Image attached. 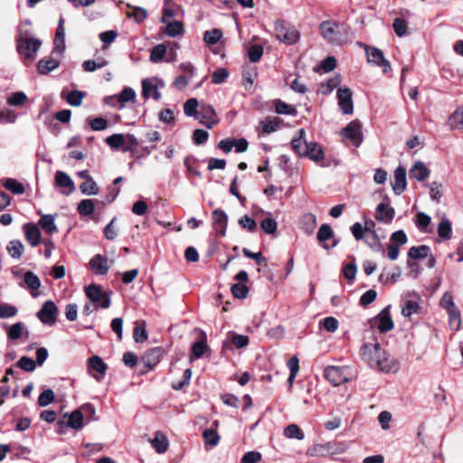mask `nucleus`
Wrapping results in <instances>:
<instances>
[{
    "label": "nucleus",
    "instance_id": "obj_1",
    "mask_svg": "<svg viewBox=\"0 0 463 463\" xmlns=\"http://www.w3.org/2000/svg\"><path fill=\"white\" fill-rule=\"evenodd\" d=\"M360 355L371 368L386 373L398 370L396 361L377 343L364 344L360 349Z\"/></svg>",
    "mask_w": 463,
    "mask_h": 463
},
{
    "label": "nucleus",
    "instance_id": "obj_2",
    "mask_svg": "<svg viewBox=\"0 0 463 463\" xmlns=\"http://www.w3.org/2000/svg\"><path fill=\"white\" fill-rule=\"evenodd\" d=\"M347 447L343 442L328 441L326 443L314 444L307 449V455L309 457H329L345 452Z\"/></svg>",
    "mask_w": 463,
    "mask_h": 463
},
{
    "label": "nucleus",
    "instance_id": "obj_3",
    "mask_svg": "<svg viewBox=\"0 0 463 463\" xmlns=\"http://www.w3.org/2000/svg\"><path fill=\"white\" fill-rule=\"evenodd\" d=\"M41 45L39 39L26 34L21 35L17 40V52L24 59L33 60Z\"/></svg>",
    "mask_w": 463,
    "mask_h": 463
},
{
    "label": "nucleus",
    "instance_id": "obj_4",
    "mask_svg": "<svg viewBox=\"0 0 463 463\" xmlns=\"http://www.w3.org/2000/svg\"><path fill=\"white\" fill-rule=\"evenodd\" d=\"M275 31L278 39L287 44H293L299 39V32L293 25L284 21L276 23Z\"/></svg>",
    "mask_w": 463,
    "mask_h": 463
},
{
    "label": "nucleus",
    "instance_id": "obj_5",
    "mask_svg": "<svg viewBox=\"0 0 463 463\" xmlns=\"http://www.w3.org/2000/svg\"><path fill=\"white\" fill-rule=\"evenodd\" d=\"M88 298L97 307L109 308L110 306V295L108 291H103L97 285H90L85 288Z\"/></svg>",
    "mask_w": 463,
    "mask_h": 463
},
{
    "label": "nucleus",
    "instance_id": "obj_6",
    "mask_svg": "<svg viewBox=\"0 0 463 463\" xmlns=\"http://www.w3.org/2000/svg\"><path fill=\"white\" fill-rule=\"evenodd\" d=\"M58 307L52 300L43 303L37 313V317L45 325L53 326L57 322Z\"/></svg>",
    "mask_w": 463,
    "mask_h": 463
},
{
    "label": "nucleus",
    "instance_id": "obj_7",
    "mask_svg": "<svg viewBox=\"0 0 463 463\" xmlns=\"http://www.w3.org/2000/svg\"><path fill=\"white\" fill-rule=\"evenodd\" d=\"M391 306L385 307L375 317L371 320V326H376L381 333L391 331L393 326V321L390 315Z\"/></svg>",
    "mask_w": 463,
    "mask_h": 463
},
{
    "label": "nucleus",
    "instance_id": "obj_8",
    "mask_svg": "<svg viewBox=\"0 0 463 463\" xmlns=\"http://www.w3.org/2000/svg\"><path fill=\"white\" fill-rule=\"evenodd\" d=\"M324 376L335 386L348 382L347 370L340 366H327L324 371Z\"/></svg>",
    "mask_w": 463,
    "mask_h": 463
},
{
    "label": "nucleus",
    "instance_id": "obj_9",
    "mask_svg": "<svg viewBox=\"0 0 463 463\" xmlns=\"http://www.w3.org/2000/svg\"><path fill=\"white\" fill-rule=\"evenodd\" d=\"M164 87V82L157 78L144 79L142 80V94L147 99L152 97L155 100L161 98L158 89Z\"/></svg>",
    "mask_w": 463,
    "mask_h": 463
},
{
    "label": "nucleus",
    "instance_id": "obj_10",
    "mask_svg": "<svg viewBox=\"0 0 463 463\" xmlns=\"http://www.w3.org/2000/svg\"><path fill=\"white\" fill-rule=\"evenodd\" d=\"M196 119L207 128H212L218 123L215 109L208 104H201Z\"/></svg>",
    "mask_w": 463,
    "mask_h": 463
},
{
    "label": "nucleus",
    "instance_id": "obj_11",
    "mask_svg": "<svg viewBox=\"0 0 463 463\" xmlns=\"http://www.w3.org/2000/svg\"><path fill=\"white\" fill-rule=\"evenodd\" d=\"M336 28L337 24L330 20L323 21L319 25L322 37L330 43L338 44L340 43V38Z\"/></svg>",
    "mask_w": 463,
    "mask_h": 463
},
{
    "label": "nucleus",
    "instance_id": "obj_12",
    "mask_svg": "<svg viewBox=\"0 0 463 463\" xmlns=\"http://www.w3.org/2000/svg\"><path fill=\"white\" fill-rule=\"evenodd\" d=\"M342 136L349 139L354 146H359L363 141L361 124L358 121L350 122L343 128Z\"/></svg>",
    "mask_w": 463,
    "mask_h": 463
},
{
    "label": "nucleus",
    "instance_id": "obj_13",
    "mask_svg": "<svg viewBox=\"0 0 463 463\" xmlns=\"http://www.w3.org/2000/svg\"><path fill=\"white\" fill-rule=\"evenodd\" d=\"M338 105L342 112L350 115L354 111L353 92L349 88H340L337 90Z\"/></svg>",
    "mask_w": 463,
    "mask_h": 463
},
{
    "label": "nucleus",
    "instance_id": "obj_14",
    "mask_svg": "<svg viewBox=\"0 0 463 463\" xmlns=\"http://www.w3.org/2000/svg\"><path fill=\"white\" fill-rule=\"evenodd\" d=\"M162 354L163 351L159 347H155L146 351L141 357V364L144 365L142 373H146L152 370L161 360Z\"/></svg>",
    "mask_w": 463,
    "mask_h": 463
},
{
    "label": "nucleus",
    "instance_id": "obj_15",
    "mask_svg": "<svg viewBox=\"0 0 463 463\" xmlns=\"http://www.w3.org/2000/svg\"><path fill=\"white\" fill-rule=\"evenodd\" d=\"M365 52L368 62L383 67L384 72H387L391 69V63L385 59L383 52L380 49L365 46Z\"/></svg>",
    "mask_w": 463,
    "mask_h": 463
},
{
    "label": "nucleus",
    "instance_id": "obj_16",
    "mask_svg": "<svg viewBox=\"0 0 463 463\" xmlns=\"http://www.w3.org/2000/svg\"><path fill=\"white\" fill-rule=\"evenodd\" d=\"M228 223V215L221 209L213 212V225L215 232L221 236H225Z\"/></svg>",
    "mask_w": 463,
    "mask_h": 463
},
{
    "label": "nucleus",
    "instance_id": "obj_17",
    "mask_svg": "<svg viewBox=\"0 0 463 463\" xmlns=\"http://www.w3.org/2000/svg\"><path fill=\"white\" fill-rule=\"evenodd\" d=\"M395 194L400 195L407 186L406 170L403 166H398L394 171V182L392 184Z\"/></svg>",
    "mask_w": 463,
    "mask_h": 463
},
{
    "label": "nucleus",
    "instance_id": "obj_18",
    "mask_svg": "<svg viewBox=\"0 0 463 463\" xmlns=\"http://www.w3.org/2000/svg\"><path fill=\"white\" fill-rule=\"evenodd\" d=\"M90 265L96 275H106L109 269L108 259L101 254L94 255L90 260Z\"/></svg>",
    "mask_w": 463,
    "mask_h": 463
},
{
    "label": "nucleus",
    "instance_id": "obj_19",
    "mask_svg": "<svg viewBox=\"0 0 463 463\" xmlns=\"http://www.w3.org/2000/svg\"><path fill=\"white\" fill-rule=\"evenodd\" d=\"M395 211L383 203H379L375 210V218L383 223H390L394 218Z\"/></svg>",
    "mask_w": 463,
    "mask_h": 463
},
{
    "label": "nucleus",
    "instance_id": "obj_20",
    "mask_svg": "<svg viewBox=\"0 0 463 463\" xmlns=\"http://www.w3.org/2000/svg\"><path fill=\"white\" fill-rule=\"evenodd\" d=\"M23 230L28 242L33 247L37 246L41 241V232L39 228L33 223H25L23 226Z\"/></svg>",
    "mask_w": 463,
    "mask_h": 463
},
{
    "label": "nucleus",
    "instance_id": "obj_21",
    "mask_svg": "<svg viewBox=\"0 0 463 463\" xmlns=\"http://www.w3.org/2000/svg\"><path fill=\"white\" fill-rule=\"evenodd\" d=\"M55 184L59 187H64L69 189L67 192H64L66 195H69L75 191V185L72 179L65 172L60 170L56 172Z\"/></svg>",
    "mask_w": 463,
    "mask_h": 463
},
{
    "label": "nucleus",
    "instance_id": "obj_22",
    "mask_svg": "<svg viewBox=\"0 0 463 463\" xmlns=\"http://www.w3.org/2000/svg\"><path fill=\"white\" fill-rule=\"evenodd\" d=\"M306 131L304 128H300L298 130V137L293 138L291 141L292 149L300 156H304V154L307 153V147L309 143L307 142L306 138Z\"/></svg>",
    "mask_w": 463,
    "mask_h": 463
},
{
    "label": "nucleus",
    "instance_id": "obj_23",
    "mask_svg": "<svg viewBox=\"0 0 463 463\" xmlns=\"http://www.w3.org/2000/svg\"><path fill=\"white\" fill-rule=\"evenodd\" d=\"M64 417H68L66 426L73 430H79L83 427V415L82 411L79 409L73 411L71 413H65Z\"/></svg>",
    "mask_w": 463,
    "mask_h": 463
},
{
    "label": "nucleus",
    "instance_id": "obj_24",
    "mask_svg": "<svg viewBox=\"0 0 463 463\" xmlns=\"http://www.w3.org/2000/svg\"><path fill=\"white\" fill-rule=\"evenodd\" d=\"M317 226V217L313 213H305L299 221V227L307 234L310 235L314 232Z\"/></svg>",
    "mask_w": 463,
    "mask_h": 463
},
{
    "label": "nucleus",
    "instance_id": "obj_25",
    "mask_svg": "<svg viewBox=\"0 0 463 463\" xmlns=\"http://www.w3.org/2000/svg\"><path fill=\"white\" fill-rule=\"evenodd\" d=\"M150 443L157 453H165L169 445L166 436L159 431L150 439Z\"/></svg>",
    "mask_w": 463,
    "mask_h": 463
},
{
    "label": "nucleus",
    "instance_id": "obj_26",
    "mask_svg": "<svg viewBox=\"0 0 463 463\" xmlns=\"http://www.w3.org/2000/svg\"><path fill=\"white\" fill-rule=\"evenodd\" d=\"M411 175L418 181H423L430 175V170L420 162H416L410 170Z\"/></svg>",
    "mask_w": 463,
    "mask_h": 463
},
{
    "label": "nucleus",
    "instance_id": "obj_27",
    "mask_svg": "<svg viewBox=\"0 0 463 463\" xmlns=\"http://www.w3.org/2000/svg\"><path fill=\"white\" fill-rule=\"evenodd\" d=\"M60 65V61L54 58L42 59L39 61L37 69L40 74H48Z\"/></svg>",
    "mask_w": 463,
    "mask_h": 463
},
{
    "label": "nucleus",
    "instance_id": "obj_28",
    "mask_svg": "<svg viewBox=\"0 0 463 463\" xmlns=\"http://www.w3.org/2000/svg\"><path fill=\"white\" fill-rule=\"evenodd\" d=\"M307 153L304 154V156H307L314 162H319L324 159V151L321 146H319L315 142H310L307 147Z\"/></svg>",
    "mask_w": 463,
    "mask_h": 463
},
{
    "label": "nucleus",
    "instance_id": "obj_29",
    "mask_svg": "<svg viewBox=\"0 0 463 463\" xmlns=\"http://www.w3.org/2000/svg\"><path fill=\"white\" fill-rule=\"evenodd\" d=\"M438 235L445 241L449 240L452 236L451 222L446 216H442L438 225Z\"/></svg>",
    "mask_w": 463,
    "mask_h": 463
},
{
    "label": "nucleus",
    "instance_id": "obj_30",
    "mask_svg": "<svg viewBox=\"0 0 463 463\" xmlns=\"http://www.w3.org/2000/svg\"><path fill=\"white\" fill-rule=\"evenodd\" d=\"M38 223L49 234H52L57 232L55 218L52 214L42 215Z\"/></svg>",
    "mask_w": 463,
    "mask_h": 463
},
{
    "label": "nucleus",
    "instance_id": "obj_31",
    "mask_svg": "<svg viewBox=\"0 0 463 463\" xmlns=\"http://www.w3.org/2000/svg\"><path fill=\"white\" fill-rule=\"evenodd\" d=\"M88 368L90 371H95L96 373L103 375L106 373L108 366L99 356L93 355L88 361Z\"/></svg>",
    "mask_w": 463,
    "mask_h": 463
},
{
    "label": "nucleus",
    "instance_id": "obj_32",
    "mask_svg": "<svg viewBox=\"0 0 463 463\" xmlns=\"http://www.w3.org/2000/svg\"><path fill=\"white\" fill-rule=\"evenodd\" d=\"M79 188L80 193L85 195H97L99 192V186L93 178L81 183Z\"/></svg>",
    "mask_w": 463,
    "mask_h": 463
},
{
    "label": "nucleus",
    "instance_id": "obj_33",
    "mask_svg": "<svg viewBox=\"0 0 463 463\" xmlns=\"http://www.w3.org/2000/svg\"><path fill=\"white\" fill-rule=\"evenodd\" d=\"M166 24L165 33L170 37L182 35L184 32L183 24L179 21L165 23Z\"/></svg>",
    "mask_w": 463,
    "mask_h": 463
},
{
    "label": "nucleus",
    "instance_id": "obj_34",
    "mask_svg": "<svg viewBox=\"0 0 463 463\" xmlns=\"http://www.w3.org/2000/svg\"><path fill=\"white\" fill-rule=\"evenodd\" d=\"M127 135L124 134H113L109 136L105 142L108 146H109L113 149H120L121 146L125 145L127 142Z\"/></svg>",
    "mask_w": 463,
    "mask_h": 463
},
{
    "label": "nucleus",
    "instance_id": "obj_35",
    "mask_svg": "<svg viewBox=\"0 0 463 463\" xmlns=\"http://www.w3.org/2000/svg\"><path fill=\"white\" fill-rule=\"evenodd\" d=\"M77 210L81 216H89L95 211V203L91 199L81 200L77 207Z\"/></svg>",
    "mask_w": 463,
    "mask_h": 463
},
{
    "label": "nucleus",
    "instance_id": "obj_36",
    "mask_svg": "<svg viewBox=\"0 0 463 463\" xmlns=\"http://www.w3.org/2000/svg\"><path fill=\"white\" fill-rule=\"evenodd\" d=\"M284 435L288 439H296L298 440H302L305 439L304 432L298 427V425H297L295 423H291L284 429Z\"/></svg>",
    "mask_w": 463,
    "mask_h": 463
},
{
    "label": "nucleus",
    "instance_id": "obj_37",
    "mask_svg": "<svg viewBox=\"0 0 463 463\" xmlns=\"http://www.w3.org/2000/svg\"><path fill=\"white\" fill-rule=\"evenodd\" d=\"M203 437L205 446L211 449L217 446L220 440V436L213 429H206L203 433Z\"/></svg>",
    "mask_w": 463,
    "mask_h": 463
},
{
    "label": "nucleus",
    "instance_id": "obj_38",
    "mask_svg": "<svg viewBox=\"0 0 463 463\" xmlns=\"http://www.w3.org/2000/svg\"><path fill=\"white\" fill-rule=\"evenodd\" d=\"M430 252V247L427 245L414 246L409 250L408 257L412 260L424 259Z\"/></svg>",
    "mask_w": 463,
    "mask_h": 463
},
{
    "label": "nucleus",
    "instance_id": "obj_39",
    "mask_svg": "<svg viewBox=\"0 0 463 463\" xmlns=\"http://www.w3.org/2000/svg\"><path fill=\"white\" fill-rule=\"evenodd\" d=\"M230 343L232 344L236 348L240 349V348L246 347L249 345V338H248V336L243 335L233 334L231 336L230 342H228V341L223 342L224 347L230 348V346H229Z\"/></svg>",
    "mask_w": 463,
    "mask_h": 463
},
{
    "label": "nucleus",
    "instance_id": "obj_40",
    "mask_svg": "<svg viewBox=\"0 0 463 463\" xmlns=\"http://www.w3.org/2000/svg\"><path fill=\"white\" fill-rule=\"evenodd\" d=\"M275 111L277 114L280 115H291L295 116L297 114V110L295 108L287 104L286 102L280 99L274 100Z\"/></svg>",
    "mask_w": 463,
    "mask_h": 463
},
{
    "label": "nucleus",
    "instance_id": "obj_41",
    "mask_svg": "<svg viewBox=\"0 0 463 463\" xmlns=\"http://www.w3.org/2000/svg\"><path fill=\"white\" fill-rule=\"evenodd\" d=\"M134 340L137 343H142L147 339L145 321H137L133 332Z\"/></svg>",
    "mask_w": 463,
    "mask_h": 463
},
{
    "label": "nucleus",
    "instance_id": "obj_42",
    "mask_svg": "<svg viewBox=\"0 0 463 463\" xmlns=\"http://www.w3.org/2000/svg\"><path fill=\"white\" fill-rule=\"evenodd\" d=\"M449 316V326L454 331H458L461 326V316L458 307L447 312Z\"/></svg>",
    "mask_w": 463,
    "mask_h": 463
},
{
    "label": "nucleus",
    "instance_id": "obj_43",
    "mask_svg": "<svg viewBox=\"0 0 463 463\" xmlns=\"http://www.w3.org/2000/svg\"><path fill=\"white\" fill-rule=\"evenodd\" d=\"M449 124L452 128H463V106L449 116Z\"/></svg>",
    "mask_w": 463,
    "mask_h": 463
},
{
    "label": "nucleus",
    "instance_id": "obj_44",
    "mask_svg": "<svg viewBox=\"0 0 463 463\" xmlns=\"http://www.w3.org/2000/svg\"><path fill=\"white\" fill-rule=\"evenodd\" d=\"M420 305L413 300H406L402 307V315L405 317H411L412 315L418 314Z\"/></svg>",
    "mask_w": 463,
    "mask_h": 463
},
{
    "label": "nucleus",
    "instance_id": "obj_45",
    "mask_svg": "<svg viewBox=\"0 0 463 463\" xmlns=\"http://www.w3.org/2000/svg\"><path fill=\"white\" fill-rule=\"evenodd\" d=\"M280 122V118L277 117L273 118H266L260 123L262 131L266 134H270L278 129Z\"/></svg>",
    "mask_w": 463,
    "mask_h": 463
},
{
    "label": "nucleus",
    "instance_id": "obj_46",
    "mask_svg": "<svg viewBox=\"0 0 463 463\" xmlns=\"http://www.w3.org/2000/svg\"><path fill=\"white\" fill-rule=\"evenodd\" d=\"M108 63V61L103 58H99L97 61L88 60L83 61L82 68L86 71H94L98 69L104 68Z\"/></svg>",
    "mask_w": 463,
    "mask_h": 463
},
{
    "label": "nucleus",
    "instance_id": "obj_47",
    "mask_svg": "<svg viewBox=\"0 0 463 463\" xmlns=\"http://www.w3.org/2000/svg\"><path fill=\"white\" fill-rule=\"evenodd\" d=\"M24 280L31 290H37L41 287L40 279L33 271L25 272Z\"/></svg>",
    "mask_w": 463,
    "mask_h": 463
},
{
    "label": "nucleus",
    "instance_id": "obj_48",
    "mask_svg": "<svg viewBox=\"0 0 463 463\" xmlns=\"http://www.w3.org/2000/svg\"><path fill=\"white\" fill-rule=\"evenodd\" d=\"M199 108L198 100L194 98L187 99L184 105V112L188 117H194L198 114L197 109Z\"/></svg>",
    "mask_w": 463,
    "mask_h": 463
},
{
    "label": "nucleus",
    "instance_id": "obj_49",
    "mask_svg": "<svg viewBox=\"0 0 463 463\" xmlns=\"http://www.w3.org/2000/svg\"><path fill=\"white\" fill-rule=\"evenodd\" d=\"M24 331V324L22 322H17L8 327L7 330V337L11 340L19 339Z\"/></svg>",
    "mask_w": 463,
    "mask_h": 463
},
{
    "label": "nucleus",
    "instance_id": "obj_50",
    "mask_svg": "<svg viewBox=\"0 0 463 463\" xmlns=\"http://www.w3.org/2000/svg\"><path fill=\"white\" fill-rule=\"evenodd\" d=\"M4 186L14 194H22L24 193L23 184L13 178H7L4 183Z\"/></svg>",
    "mask_w": 463,
    "mask_h": 463
},
{
    "label": "nucleus",
    "instance_id": "obj_51",
    "mask_svg": "<svg viewBox=\"0 0 463 463\" xmlns=\"http://www.w3.org/2000/svg\"><path fill=\"white\" fill-rule=\"evenodd\" d=\"M165 53H166L165 45L157 44L151 50L150 61L155 63L160 62V61H162Z\"/></svg>",
    "mask_w": 463,
    "mask_h": 463
},
{
    "label": "nucleus",
    "instance_id": "obj_52",
    "mask_svg": "<svg viewBox=\"0 0 463 463\" xmlns=\"http://www.w3.org/2000/svg\"><path fill=\"white\" fill-rule=\"evenodd\" d=\"M83 98L84 92L80 90H72L67 94L65 99L70 105L79 107L82 103Z\"/></svg>",
    "mask_w": 463,
    "mask_h": 463
},
{
    "label": "nucleus",
    "instance_id": "obj_53",
    "mask_svg": "<svg viewBox=\"0 0 463 463\" xmlns=\"http://www.w3.org/2000/svg\"><path fill=\"white\" fill-rule=\"evenodd\" d=\"M7 250L12 258L19 259L24 252V245L20 241H12L7 246Z\"/></svg>",
    "mask_w": 463,
    "mask_h": 463
},
{
    "label": "nucleus",
    "instance_id": "obj_54",
    "mask_svg": "<svg viewBox=\"0 0 463 463\" xmlns=\"http://www.w3.org/2000/svg\"><path fill=\"white\" fill-rule=\"evenodd\" d=\"M431 222V218L430 215L423 212H420L416 215V226L421 232H427L428 227L430 226Z\"/></svg>",
    "mask_w": 463,
    "mask_h": 463
},
{
    "label": "nucleus",
    "instance_id": "obj_55",
    "mask_svg": "<svg viewBox=\"0 0 463 463\" xmlns=\"http://www.w3.org/2000/svg\"><path fill=\"white\" fill-rule=\"evenodd\" d=\"M18 310L16 307L8 303L0 304V319L1 318H11L17 315Z\"/></svg>",
    "mask_w": 463,
    "mask_h": 463
},
{
    "label": "nucleus",
    "instance_id": "obj_56",
    "mask_svg": "<svg viewBox=\"0 0 463 463\" xmlns=\"http://www.w3.org/2000/svg\"><path fill=\"white\" fill-rule=\"evenodd\" d=\"M136 99V92L130 87H126L121 91V93L118 96V102L120 103L122 107L126 102L133 101Z\"/></svg>",
    "mask_w": 463,
    "mask_h": 463
},
{
    "label": "nucleus",
    "instance_id": "obj_57",
    "mask_svg": "<svg viewBox=\"0 0 463 463\" xmlns=\"http://www.w3.org/2000/svg\"><path fill=\"white\" fill-rule=\"evenodd\" d=\"M319 325L330 333L335 332L339 326L337 319L333 317H325L319 321Z\"/></svg>",
    "mask_w": 463,
    "mask_h": 463
},
{
    "label": "nucleus",
    "instance_id": "obj_58",
    "mask_svg": "<svg viewBox=\"0 0 463 463\" xmlns=\"http://www.w3.org/2000/svg\"><path fill=\"white\" fill-rule=\"evenodd\" d=\"M16 365L25 372H33L36 368L35 361L28 356H22Z\"/></svg>",
    "mask_w": 463,
    "mask_h": 463
},
{
    "label": "nucleus",
    "instance_id": "obj_59",
    "mask_svg": "<svg viewBox=\"0 0 463 463\" xmlns=\"http://www.w3.org/2000/svg\"><path fill=\"white\" fill-rule=\"evenodd\" d=\"M55 395L52 390H44L38 398V405L40 407H46L54 401Z\"/></svg>",
    "mask_w": 463,
    "mask_h": 463
},
{
    "label": "nucleus",
    "instance_id": "obj_60",
    "mask_svg": "<svg viewBox=\"0 0 463 463\" xmlns=\"http://www.w3.org/2000/svg\"><path fill=\"white\" fill-rule=\"evenodd\" d=\"M207 345L204 341L195 342L192 346V354L190 360L193 361L194 359H198L203 356L205 353Z\"/></svg>",
    "mask_w": 463,
    "mask_h": 463
},
{
    "label": "nucleus",
    "instance_id": "obj_61",
    "mask_svg": "<svg viewBox=\"0 0 463 463\" xmlns=\"http://www.w3.org/2000/svg\"><path fill=\"white\" fill-rule=\"evenodd\" d=\"M27 100V96L23 91H17L13 93L8 99L7 103L10 106L18 107L23 105Z\"/></svg>",
    "mask_w": 463,
    "mask_h": 463
},
{
    "label": "nucleus",
    "instance_id": "obj_62",
    "mask_svg": "<svg viewBox=\"0 0 463 463\" xmlns=\"http://www.w3.org/2000/svg\"><path fill=\"white\" fill-rule=\"evenodd\" d=\"M364 242L374 251H380L382 244L377 233L365 234Z\"/></svg>",
    "mask_w": 463,
    "mask_h": 463
},
{
    "label": "nucleus",
    "instance_id": "obj_63",
    "mask_svg": "<svg viewBox=\"0 0 463 463\" xmlns=\"http://www.w3.org/2000/svg\"><path fill=\"white\" fill-rule=\"evenodd\" d=\"M261 229L268 234H274L277 232L278 223L275 219L268 217L261 221Z\"/></svg>",
    "mask_w": 463,
    "mask_h": 463
},
{
    "label": "nucleus",
    "instance_id": "obj_64",
    "mask_svg": "<svg viewBox=\"0 0 463 463\" xmlns=\"http://www.w3.org/2000/svg\"><path fill=\"white\" fill-rule=\"evenodd\" d=\"M89 125L93 131H102L108 128L109 122L107 119L98 117L89 120Z\"/></svg>",
    "mask_w": 463,
    "mask_h": 463
}]
</instances>
